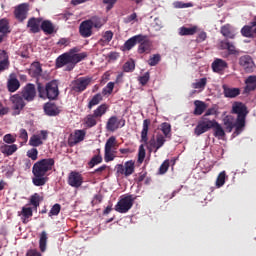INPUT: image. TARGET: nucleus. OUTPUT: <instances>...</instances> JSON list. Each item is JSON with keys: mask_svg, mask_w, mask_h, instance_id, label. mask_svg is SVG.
Instances as JSON below:
<instances>
[{"mask_svg": "<svg viewBox=\"0 0 256 256\" xmlns=\"http://www.w3.org/2000/svg\"><path fill=\"white\" fill-rule=\"evenodd\" d=\"M55 167V159L44 158L36 163L32 167V183L35 187H43L47 185L49 181V171H53Z\"/></svg>", "mask_w": 256, "mask_h": 256, "instance_id": "1", "label": "nucleus"}, {"mask_svg": "<svg viewBox=\"0 0 256 256\" xmlns=\"http://www.w3.org/2000/svg\"><path fill=\"white\" fill-rule=\"evenodd\" d=\"M210 129L214 130V137H225V130L217 120L213 119L212 121H202L198 122L197 126L194 129V134L199 137L203 133H207Z\"/></svg>", "mask_w": 256, "mask_h": 256, "instance_id": "2", "label": "nucleus"}, {"mask_svg": "<svg viewBox=\"0 0 256 256\" xmlns=\"http://www.w3.org/2000/svg\"><path fill=\"white\" fill-rule=\"evenodd\" d=\"M37 91L40 99L55 101L59 97V84L57 80H52L45 86L41 82H37Z\"/></svg>", "mask_w": 256, "mask_h": 256, "instance_id": "3", "label": "nucleus"}, {"mask_svg": "<svg viewBox=\"0 0 256 256\" xmlns=\"http://www.w3.org/2000/svg\"><path fill=\"white\" fill-rule=\"evenodd\" d=\"M109 111V105L107 103H103L99 105L95 110H93L92 114L86 115V117L83 119V123L87 129H92V127H95L99 121H101V118L103 115H105Z\"/></svg>", "mask_w": 256, "mask_h": 256, "instance_id": "4", "label": "nucleus"}, {"mask_svg": "<svg viewBox=\"0 0 256 256\" xmlns=\"http://www.w3.org/2000/svg\"><path fill=\"white\" fill-rule=\"evenodd\" d=\"M231 113L233 115H237V118H236L237 129H243V127H245V121L247 119V115H249V110L247 109V106L243 104V102H234L232 104Z\"/></svg>", "mask_w": 256, "mask_h": 256, "instance_id": "5", "label": "nucleus"}, {"mask_svg": "<svg viewBox=\"0 0 256 256\" xmlns=\"http://www.w3.org/2000/svg\"><path fill=\"white\" fill-rule=\"evenodd\" d=\"M79 63V57L78 56H70L67 52L61 54L56 59V67L57 69H61V67H65V71H73L75 69V66Z\"/></svg>", "mask_w": 256, "mask_h": 256, "instance_id": "6", "label": "nucleus"}, {"mask_svg": "<svg viewBox=\"0 0 256 256\" xmlns=\"http://www.w3.org/2000/svg\"><path fill=\"white\" fill-rule=\"evenodd\" d=\"M149 125H151V120L145 119L143 121V128L141 131V142L147 144L148 143V149L149 151L154 150V153H157L159 149L157 148V140L155 138H151L149 140V137L147 136L149 133Z\"/></svg>", "mask_w": 256, "mask_h": 256, "instance_id": "7", "label": "nucleus"}, {"mask_svg": "<svg viewBox=\"0 0 256 256\" xmlns=\"http://www.w3.org/2000/svg\"><path fill=\"white\" fill-rule=\"evenodd\" d=\"M133 203H135L133 195L121 196L114 209L117 213H129V210L133 207Z\"/></svg>", "mask_w": 256, "mask_h": 256, "instance_id": "8", "label": "nucleus"}, {"mask_svg": "<svg viewBox=\"0 0 256 256\" xmlns=\"http://www.w3.org/2000/svg\"><path fill=\"white\" fill-rule=\"evenodd\" d=\"M91 83H93V77H79L72 81V91H75V93H83V91H86L87 87H89Z\"/></svg>", "mask_w": 256, "mask_h": 256, "instance_id": "9", "label": "nucleus"}, {"mask_svg": "<svg viewBox=\"0 0 256 256\" xmlns=\"http://www.w3.org/2000/svg\"><path fill=\"white\" fill-rule=\"evenodd\" d=\"M138 53L143 55V53H151L153 51V41L149 39V36L138 34Z\"/></svg>", "mask_w": 256, "mask_h": 256, "instance_id": "10", "label": "nucleus"}, {"mask_svg": "<svg viewBox=\"0 0 256 256\" xmlns=\"http://www.w3.org/2000/svg\"><path fill=\"white\" fill-rule=\"evenodd\" d=\"M117 175H124V177H131L135 173V161L129 160L123 164L115 166Z\"/></svg>", "mask_w": 256, "mask_h": 256, "instance_id": "11", "label": "nucleus"}, {"mask_svg": "<svg viewBox=\"0 0 256 256\" xmlns=\"http://www.w3.org/2000/svg\"><path fill=\"white\" fill-rule=\"evenodd\" d=\"M12 103L13 115H20L21 111L25 109V100L19 94H14L10 97Z\"/></svg>", "mask_w": 256, "mask_h": 256, "instance_id": "12", "label": "nucleus"}, {"mask_svg": "<svg viewBox=\"0 0 256 256\" xmlns=\"http://www.w3.org/2000/svg\"><path fill=\"white\" fill-rule=\"evenodd\" d=\"M27 15H29V4L22 3L14 7V17L20 23L27 19Z\"/></svg>", "mask_w": 256, "mask_h": 256, "instance_id": "13", "label": "nucleus"}, {"mask_svg": "<svg viewBox=\"0 0 256 256\" xmlns=\"http://www.w3.org/2000/svg\"><path fill=\"white\" fill-rule=\"evenodd\" d=\"M68 185L70 187H74V189H79L81 185H83V175L77 171H71L68 175L67 180Z\"/></svg>", "mask_w": 256, "mask_h": 256, "instance_id": "14", "label": "nucleus"}, {"mask_svg": "<svg viewBox=\"0 0 256 256\" xmlns=\"http://www.w3.org/2000/svg\"><path fill=\"white\" fill-rule=\"evenodd\" d=\"M35 97H37V90L34 84L28 83L22 90V98L24 101L31 103V101H35Z\"/></svg>", "mask_w": 256, "mask_h": 256, "instance_id": "15", "label": "nucleus"}, {"mask_svg": "<svg viewBox=\"0 0 256 256\" xmlns=\"http://www.w3.org/2000/svg\"><path fill=\"white\" fill-rule=\"evenodd\" d=\"M239 65L244 68L246 73H253V71H255V63L253 62V58L249 55L240 57Z\"/></svg>", "mask_w": 256, "mask_h": 256, "instance_id": "16", "label": "nucleus"}, {"mask_svg": "<svg viewBox=\"0 0 256 256\" xmlns=\"http://www.w3.org/2000/svg\"><path fill=\"white\" fill-rule=\"evenodd\" d=\"M211 68L214 73H219L221 75L223 74V71H225V69H229V64L227 63V61L221 58H216L212 62Z\"/></svg>", "mask_w": 256, "mask_h": 256, "instance_id": "17", "label": "nucleus"}, {"mask_svg": "<svg viewBox=\"0 0 256 256\" xmlns=\"http://www.w3.org/2000/svg\"><path fill=\"white\" fill-rule=\"evenodd\" d=\"M41 21H43V18H30L27 22L29 33H39L41 31Z\"/></svg>", "mask_w": 256, "mask_h": 256, "instance_id": "18", "label": "nucleus"}, {"mask_svg": "<svg viewBox=\"0 0 256 256\" xmlns=\"http://www.w3.org/2000/svg\"><path fill=\"white\" fill-rule=\"evenodd\" d=\"M224 126L226 131H228V133H231V131L235 129V134L239 135L242 131V129L237 128V120L234 119L233 121V116H226L224 118Z\"/></svg>", "mask_w": 256, "mask_h": 256, "instance_id": "19", "label": "nucleus"}, {"mask_svg": "<svg viewBox=\"0 0 256 256\" xmlns=\"http://www.w3.org/2000/svg\"><path fill=\"white\" fill-rule=\"evenodd\" d=\"M19 87H21V82L17 79V75L15 73L10 74L7 81V89L9 93H15V91H18Z\"/></svg>", "mask_w": 256, "mask_h": 256, "instance_id": "20", "label": "nucleus"}, {"mask_svg": "<svg viewBox=\"0 0 256 256\" xmlns=\"http://www.w3.org/2000/svg\"><path fill=\"white\" fill-rule=\"evenodd\" d=\"M79 33L81 37H84V38L91 37V35H93V27L91 26V23L88 22L87 20L83 21L80 24Z\"/></svg>", "mask_w": 256, "mask_h": 256, "instance_id": "21", "label": "nucleus"}, {"mask_svg": "<svg viewBox=\"0 0 256 256\" xmlns=\"http://www.w3.org/2000/svg\"><path fill=\"white\" fill-rule=\"evenodd\" d=\"M85 135V130H75L74 135L69 138V145L73 147V145L81 143V141L85 140Z\"/></svg>", "mask_w": 256, "mask_h": 256, "instance_id": "22", "label": "nucleus"}, {"mask_svg": "<svg viewBox=\"0 0 256 256\" xmlns=\"http://www.w3.org/2000/svg\"><path fill=\"white\" fill-rule=\"evenodd\" d=\"M223 95L227 99H235V97H239L241 95V89L239 88H229L227 85L222 86Z\"/></svg>", "mask_w": 256, "mask_h": 256, "instance_id": "23", "label": "nucleus"}, {"mask_svg": "<svg viewBox=\"0 0 256 256\" xmlns=\"http://www.w3.org/2000/svg\"><path fill=\"white\" fill-rule=\"evenodd\" d=\"M220 33L223 37H226V39H235V29L231 24L223 25L220 29Z\"/></svg>", "mask_w": 256, "mask_h": 256, "instance_id": "24", "label": "nucleus"}, {"mask_svg": "<svg viewBox=\"0 0 256 256\" xmlns=\"http://www.w3.org/2000/svg\"><path fill=\"white\" fill-rule=\"evenodd\" d=\"M19 216H22V223L27 225L29 223V219L33 217V209L31 207H22L21 212H18Z\"/></svg>", "mask_w": 256, "mask_h": 256, "instance_id": "25", "label": "nucleus"}, {"mask_svg": "<svg viewBox=\"0 0 256 256\" xmlns=\"http://www.w3.org/2000/svg\"><path fill=\"white\" fill-rule=\"evenodd\" d=\"M220 47L221 49H227L229 55H238L239 51H237V48L235 47V45L231 42H229V40H222L220 42Z\"/></svg>", "mask_w": 256, "mask_h": 256, "instance_id": "26", "label": "nucleus"}, {"mask_svg": "<svg viewBox=\"0 0 256 256\" xmlns=\"http://www.w3.org/2000/svg\"><path fill=\"white\" fill-rule=\"evenodd\" d=\"M44 113H46L49 117H56L59 113V108L55 103L48 102L44 105Z\"/></svg>", "mask_w": 256, "mask_h": 256, "instance_id": "27", "label": "nucleus"}, {"mask_svg": "<svg viewBox=\"0 0 256 256\" xmlns=\"http://www.w3.org/2000/svg\"><path fill=\"white\" fill-rule=\"evenodd\" d=\"M245 88H244V93H251V91H255L256 89V76L251 75L248 76V79L245 80Z\"/></svg>", "mask_w": 256, "mask_h": 256, "instance_id": "28", "label": "nucleus"}, {"mask_svg": "<svg viewBox=\"0 0 256 256\" xmlns=\"http://www.w3.org/2000/svg\"><path fill=\"white\" fill-rule=\"evenodd\" d=\"M40 29H42L46 35H53V33H55V26L50 20L42 21Z\"/></svg>", "mask_w": 256, "mask_h": 256, "instance_id": "29", "label": "nucleus"}, {"mask_svg": "<svg viewBox=\"0 0 256 256\" xmlns=\"http://www.w3.org/2000/svg\"><path fill=\"white\" fill-rule=\"evenodd\" d=\"M107 131H111L112 133L119 129V119L117 116H111L106 123Z\"/></svg>", "mask_w": 256, "mask_h": 256, "instance_id": "30", "label": "nucleus"}, {"mask_svg": "<svg viewBox=\"0 0 256 256\" xmlns=\"http://www.w3.org/2000/svg\"><path fill=\"white\" fill-rule=\"evenodd\" d=\"M139 45V34L129 38L123 45V51H131L135 45Z\"/></svg>", "mask_w": 256, "mask_h": 256, "instance_id": "31", "label": "nucleus"}, {"mask_svg": "<svg viewBox=\"0 0 256 256\" xmlns=\"http://www.w3.org/2000/svg\"><path fill=\"white\" fill-rule=\"evenodd\" d=\"M80 49L79 47H74L71 48L68 52H66L68 55H70L71 57H78L79 59V63H81V61H84V59H87V52H81L79 53Z\"/></svg>", "mask_w": 256, "mask_h": 256, "instance_id": "32", "label": "nucleus"}, {"mask_svg": "<svg viewBox=\"0 0 256 256\" xmlns=\"http://www.w3.org/2000/svg\"><path fill=\"white\" fill-rule=\"evenodd\" d=\"M194 115L199 116L207 110V104L201 100L194 101Z\"/></svg>", "mask_w": 256, "mask_h": 256, "instance_id": "33", "label": "nucleus"}, {"mask_svg": "<svg viewBox=\"0 0 256 256\" xmlns=\"http://www.w3.org/2000/svg\"><path fill=\"white\" fill-rule=\"evenodd\" d=\"M101 101H103V94H101V93L95 94L88 101L87 109L91 110V109H93V107H97V105H99V103H101Z\"/></svg>", "mask_w": 256, "mask_h": 256, "instance_id": "34", "label": "nucleus"}, {"mask_svg": "<svg viewBox=\"0 0 256 256\" xmlns=\"http://www.w3.org/2000/svg\"><path fill=\"white\" fill-rule=\"evenodd\" d=\"M30 73L32 77H41L43 75V68L40 62H33L31 64Z\"/></svg>", "mask_w": 256, "mask_h": 256, "instance_id": "35", "label": "nucleus"}, {"mask_svg": "<svg viewBox=\"0 0 256 256\" xmlns=\"http://www.w3.org/2000/svg\"><path fill=\"white\" fill-rule=\"evenodd\" d=\"M113 39V31L108 30L102 34V38L99 40V45L105 47V45H109L111 40Z\"/></svg>", "mask_w": 256, "mask_h": 256, "instance_id": "36", "label": "nucleus"}, {"mask_svg": "<svg viewBox=\"0 0 256 256\" xmlns=\"http://www.w3.org/2000/svg\"><path fill=\"white\" fill-rule=\"evenodd\" d=\"M17 151V145L16 144H12V145H4L1 147V153H3V155H7V157L13 155V153H15Z\"/></svg>", "mask_w": 256, "mask_h": 256, "instance_id": "37", "label": "nucleus"}, {"mask_svg": "<svg viewBox=\"0 0 256 256\" xmlns=\"http://www.w3.org/2000/svg\"><path fill=\"white\" fill-rule=\"evenodd\" d=\"M253 27L254 26L252 24H250V26L245 25L244 27H242L241 35L243 37H247L248 39H253V37H255L254 32H253Z\"/></svg>", "mask_w": 256, "mask_h": 256, "instance_id": "38", "label": "nucleus"}, {"mask_svg": "<svg viewBox=\"0 0 256 256\" xmlns=\"http://www.w3.org/2000/svg\"><path fill=\"white\" fill-rule=\"evenodd\" d=\"M0 33H2V35H7L8 33H11L9 20L7 18L0 19Z\"/></svg>", "mask_w": 256, "mask_h": 256, "instance_id": "39", "label": "nucleus"}, {"mask_svg": "<svg viewBox=\"0 0 256 256\" xmlns=\"http://www.w3.org/2000/svg\"><path fill=\"white\" fill-rule=\"evenodd\" d=\"M47 239V232L42 231L39 239V247L42 253H45V251L47 250Z\"/></svg>", "mask_w": 256, "mask_h": 256, "instance_id": "40", "label": "nucleus"}, {"mask_svg": "<svg viewBox=\"0 0 256 256\" xmlns=\"http://www.w3.org/2000/svg\"><path fill=\"white\" fill-rule=\"evenodd\" d=\"M210 115H217V106H213L211 108H208L205 112V114L201 117L198 123H203V121H213L210 120L209 117Z\"/></svg>", "mask_w": 256, "mask_h": 256, "instance_id": "41", "label": "nucleus"}, {"mask_svg": "<svg viewBox=\"0 0 256 256\" xmlns=\"http://www.w3.org/2000/svg\"><path fill=\"white\" fill-rule=\"evenodd\" d=\"M195 33H197V26H193L191 28L183 26L179 29V35L182 37L187 35H195Z\"/></svg>", "mask_w": 256, "mask_h": 256, "instance_id": "42", "label": "nucleus"}, {"mask_svg": "<svg viewBox=\"0 0 256 256\" xmlns=\"http://www.w3.org/2000/svg\"><path fill=\"white\" fill-rule=\"evenodd\" d=\"M29 145L31 147H41L43 145V140L41 139V136L34 134L30 137Z\"/></svg>", "mask_w": 256, "mask_h": 256, "instance_id": "43", "label": "nucleus"}, {"mask_svg": "<svg viewBox=\"0 0 256 256\" xmlns=\"http://www.w3.org/2000/svg\"><path fill=\"white\" fill-rule=\"evenodd\" d=\"M123 71L125 73H133V71H135V61L133 59L128 60L123 65Z\"/></svg>", "mask_w": 256, "mask_h": 256, "instance_id": "44", "label": "nucleus"}, {"mask_svg": "<svg viewBox=\"0 0 256 256\" xmlns=\"http://www.w3.org/2000/svg\"><path fill=\"white\" fill-rule=\"evenodd\" d=\"M87 21L90 22V26L92 28L95 27V29H101V27H103V23H101V18L97 16H94Z\"/></svg>", "mask_w": 256, "mask_h": 256, "instance_id": "45", "label": "nucleus"}, {"mask_svg": "<svg viewBox=\"0 0 256 256\" xmlns=\"http://www.w3.org/2000/svg\"><path fill=\"white\" fill-rule=\"evenodd\" d=\"M161 131L164 135V137H169V139L171 138V124L164 122L161 124Z\"/></svg>", "mask_w": 256, "mask_h": 256, "instance_id": "46", "label": "nucleus"}, {"mask_svg": "<svg viewBox=\"0 0 256 256\" xmlns=\"http://www.w3.org/2000/svg\"><path fill=\"white\" fill-rule=\"evenodd\" d=\"M160 61H161V54H154L150 56L148 60V65H150V67H155L156 65H159Z\"/></svg>", "mask_w": 256, "mask_h": 256, "instance_id": "47", "label": "nucleus"}, {"mask_svg": "<svg viewBox=\"0 0 256 256\" xmlns=\"http://www.w3.org/2000/svg\"><path fill=\"white\" fill-rule=\"evenodd\" d=\"M173 7H174V9H187L189 7H193V3H191V2L185 3L182 1H175L173 3Z\"/></svg>", "mask_w": 256, "mask_h": 256, "instance_id": "48", "label": "nucleus"}, {"mask_svg": "<svg viewBox=\"0 0 256 256\" xmlns=\"http://www.w3.org/2000/svg\"><path fill=\"white\" fill-rule=\"evenodd\" d=\"M115 159V151L104 149V160L106 163L114 161Z\"/></svg>", "mask_w": 256, "mask_h": 256, "instance_id": "49", "label": "nucleus"}, {"mask_svg": "<svg viewBox=\"0 0 256 256\" xmlns=\"http://www.w3.org/2000/svg\"><path fill=\"white\" fill-rule=\"evenodd\" d=\"M100 163H103V157H101V155H95L90 162L88 163L89 168L93 169V167H95V165H99Z\"/></svg>", "mask_w": 256, "mask_h": 256, "instance_id": "50", "label": "nucleus"}, {"mask_svg": "<svg viewBox=\"0 0 256 256\" xmlns=\"http://www.w3.org/2000/svg\"><path fill=\"white\" fill-rule=\"evenodd\" d=\"M206 86H207V78H201L200 80L192 84V87L194 89H205Z\"/></svg>", "mask_w": 256, "mask_h": 256, "instance_id": "51", "label": "nucleus"}, {"mask_svg": "<svg viewBox=\"0 0 256 256\" xmlns=\"http://www.w3.org/2000/svg\"><path fill=\"white\" fill-rule=\"evenodd\" d=\"M38 156L39 150H37V148H32L27 151V157H29V159H32V161H37Z\"/></svg>", "mask_w": 256, "mask_h": 256, "instance_id": "52", "label": "nucleus"}, {"mask_svg": "<svg viewBox=\"0 0 256 256\" xmlns=\"http://www.w3.org/2000/svg\"><path fill=\"white\" fill-rule=\"evenodd\" d=\"M116 143H117V139L115 138V136H111V137L106 141V144H105V148H104V149L113 150V147H115Z\"/></svg>", "mask_w": 256, "mask_h": 256, "instance_id": "53", "label": "nucleus"}, {"mask_svg": "<svg viewBox=\"0 0 256 256\" xmlns=\"http://www.w3.org/2000/svg\"><path fill=\"white\" fill-rule=\"evenodd\" d=\"M225 177H227V174L225 173V171H222L216 180V185L217 187H223L225 185Z\"/></svg>", "mask_w": 256, "mask_h": 256, "instance_id": "54", "label": "nucleus"}, {"mask_svg": "<svg viewBox=\"0 0 256 256\" xmlns=\"http://www.w3.org/2000/svg\"><path fill=\"white\" fill-rule=\"evenodd\" d=\"M59 213H61V204H54L50 212L48 213V216L50 217L57 216L59 215Z\"/></svg>", "mask_w": 256, "mask_h": 256, "instance_id": "55", "label": "nucleus"}, {"mask_svg": "<svg viewBox=\"0 0 256 256\" xmlns=\"http://www.w3.org/2000/svg\"><path fill=\"white\" fill-rule=\"evenodd\" d=\"M145 155V146L141 144L138 150V163H143V161H145Z\"/></svg>", "mask_w": 256, "mask_h": 256, "instance_id": "56", "label": "nucleus"}, {"mask_svg": "<svg viewBox=\"0 0 256 256\" xmlns=\"http://www.w3.org/2000/svg\"><path fill=\"white\" fill-rule=\"evenodd\" d=\"M166 141L167 140L165 139V136H163V134H157L156 135L157 149H161V147H163V145H165Z\"/></svg>", "mask_w": 256, "mask_h": 256, "instance_id": "57", "label": "nucleus"}, {"mask_svg": "<svg viewBox=\"0 0 256 256\" xmlns=\"http://www.w3.org/2000/svg\"><path fill=\"white\" fill-rule=\"evenodd\" d=\"M41 202V196L38 193H35L30 198V203L33 207H39V203Z\"/></svg>", "mask_w": 256, "mask_h": 256, "instance_id": "58", "label": "nucleus"}, {"mask_svg": "<svg viewBox=\"0 0 256 256\" xmlns=\"http://www.w3.org/2000/svg\"><path fill=\"white\" fill-rule=\"evenodd\" d=\"M113 89H115V82H109L105 88H103L104 95H111L113 93Z\"/></svg>", "mask_w": 256, "mask_h": 256, "instance_id": "59", "label": "nucleus"}, {"mask_svg": "<svg viewBox=\"0 0 256 256\" xmlns=\"http://www.w3.org/2000/svg\"><path fill=\"white\" fill-rule=\"evenodd\" d=\"M149 79H151V75L149 72H146L143 76L139 77L138 81L140 84H142V86H145L147 83H149Z\"/></svg>", "mask_w": 256, "mask_h": 256, "instance_id": "60", "label": "nucleus"}, {"mask_svg": "<svg viewBox=\"0 0 256 256\" xmlns=\"http://www.w3.org/2000/svg\"><path fill=\"white\" fill-rule=\"evenodd\" d=\"M166 171H169V160H165L159 168L160 175H165Z\"/></svg>", "mask_w": 256, "mask_h": 256, "instance_id": "61", "label": "nucleus"}, {"mask_svg": "<svg viewBox=\"0 0 256 256\" xmlns=\"http://www.w3.org/2000/svg\"><path fill=\"white\" fill-rule=\"evenodd\" d=\"M3 141H4V143H8V145H11V144L15 143L17 141V139L15 138V136H13L11 134H6L3 137Z\"/></svg>", "mask_w": 256, "mask_h": 256, "instance_id": "62", "label": "nucleus"}, {"mask_svg": "<svg viewBox=\"0 0 256 256\" xmlns=\"http://www.w3.org/2000/svg\"><path fill=\"white\" fill-rule=\"evenodd\" d=\"M19 138L24 141V143H27L29 141V134L27 133V130L25 128L20 129Z\"/></svg>", "mask_w": 256, "mask_h": 256, "instance_id": "63", "label": "nucleus"}, {"mask_svg": "<svg viewBox=\"0 0 256 256\" xmlns=\"http://www.w3.org/2000/svg\"><path fill=\"white\" fill-rule=\"evenodd\" d=\"M10 65L11 63L9 62V60L0 61V73H3V71H7Z\"/></svg>", "mask_w": 256, "mask_h": 256, "instance_id": "64", "label": "nucleus"}]
</instances>
